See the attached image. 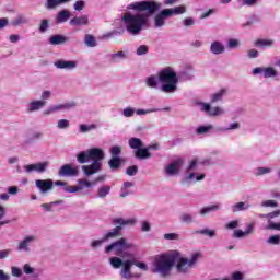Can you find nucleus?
I'll return each mask as SVG.
<instances>
[{"instance_id": "58836bf2", "label": "nucleus", "mask_w": 280, "mask_h": 280, "mask_svg": "<svg viewBox=\"0 0 280 280\" xmlns=\"http://www.w3.org/2000/svg\"><path fill=\"white\" fill-rule=\"evenodd\" d=\"M124 34V30H114L106 34L102 35V40H110V38H115L116 36H121Z\"/></svg>"}, {"instance_id": "37998d69", "label": "nucleus", "mask_w": 280, "mask_h": 280, "mask_svg": "<svg viewBox=\"0 0 280 280\" xmlns=\"http://www.w3.org/2000/svg\"><path fill=\"white\" fill-rule=\"evenodd\" d=\"M179 79L182 80H194V68L189 67V69H185L179 72Z\"/></svg>"}, {"instance_id": "a19ab883", "label": "nucleus", "mask_w": 280, "mask_h": 280, "mask_svg": "<svg viewBox=\"0 0 280 280\" xmlns=\"http://www.w3.org/2000/svg\"><path fill=\"white\" fill-rule=\"evenodd\" d=\"M56 205H65V200L60 199L49 203H43L40 207L44 209V211L51 212L54 211V207H56Z\"/></svg>"}, {"instance_id": "603ef678", "label": "nucleus", "mask_w": 280, "mask_h": 280, "mask_svg": "<svg viewBox=\"0 0 280 280\" xmlns=\"http://www.w3.org/2000/svg\"><path fill=\"white\" fill-rule=\"evenodd\" d=\"M261 22V18H259V15H252L248 21L243 24V27H250V25H255L257 23Z\"/></svg>"}, {"instance_id": "7c9ffc66", "label": "nucleus", "mask_w": 280, "mask_h": 280, "mask_svg": "<svg viewBox=\"0 0 280 280\" xmlns=\"http://www.w3.org/2000/svg\"><path fill=\"white\" fill-rule=\"evenodd\" d=\"M144 82L149 89H159V74L158 77L154 74L149 75Z\"/></svg>"}, {"instance_id": "dca6fc26", "label": "nucleus", "mask_w": 280, "mask_h": 280, "mask_svg": "<svg viewBox=\"0 0 280 280\" xmlns=\"http://www.w3.org/2000/svg\"><path fill=\"white\" fill-rule=\"evenodd\" d=\"M88 152L90 154V161L93 162L96 161L97 163H100V161H104V159L106 158V153H104V150L100 148L88 149Z\"/></svg>"}, {"instance_id": "c85d7f7f", "label": "nucleus", "mask_w": 280, "mask_h": 280, "mask_svg": "<svg viewBox=\"0 0 280 280\" xmlns=\"http://www.w3.org/2000/svg\"><path fill=\"white\" fill-rule=\"evenodd\" d=\"M70 25L74 27H80L81 25H89V15L75 16L70 20Z\"/></svg>"}, {"instance_id": "39448f33", "label": "nucleus", "mask_w": 280, "mask_h": 280, "mask_svg": "<svg viewBox=\"0 0 280 280\" xmlns=\"http://www.w3.org/2000/svg\"><path fill=\"white\" fill-rule=\"evenodd\" d=\"M198 259H200V253H195L190 258H185L180 255V252H178V256L174 259L176 272H178V275H187V272L198 264Z\"/></svg>"}, {"instance_id": "a211bd4d", "label": "nucleus", "mask_w": 280, "mask_h": 280, "mask_svg": "<svg viewBox=\"0 0 280 280\" xmlns=\"http://www.w3.org/2000/svg\"><path fill=\"white\" fill-rule=\"evenodd\" d=\"M226 51V47L224 44L220 40H214L210 45V54H213L214 56H220Z\"/></svg>"}, {"instance_id": "bf43d9fd", "label": "nucleus", "mask_w": 280, "mask_h": 280, "mask_svg": "<svg viewBox=\"0 0 280 280\" xmlns=\"http://www.w3.org/2000/svg\"><path fill=\"white\" fill-rule=\"evenodd\" d=\"M231 130H240V122H232L226 128H219L220 132H229Z\"/></svg>"}, {"instance_id": "49530a36", "label": "nucleus", "mask_w": 280, "mask_h": 280, "mask_svg": "<svg viewBox=\"0 0 280 280\" xmlns=\"http://www.w3.org/2000/svg\"><path fill=\"white\" fill-rule=\"evenodd\" d=\"M28 23L27 18H25L24 15H18L13 21H12V25L14 27H19V25H25Z\"/></svg>"}, {"instance_id": "0e129e2a", "label": "nucleus", "mask_w": 280, "mask_h": 280, "mask_svg": "<svg viewBox=\"0 0 280 280\" xmlns=\"http://www.w3.org/2000/svg\"><path fill=\"white\" fill-rule=\"evenodd\" d=\"M48 30H49V20L47 19L42 20L39 24L40 34H45V32H47Z\"/></svg>"}, {"instance_id": "473e14b6", "label": "nucleus", "mask_w": 280, "mask_h": 280, "mask_svg": "<svg viewBox=\"0 0 280 280\" xmlns=\"http://www.w3.org/2000/svg\"><path fill=\"white\" fill-rule=\"evenodd\" d=\"M22 270L24 275H32L34 279L40 277V273L36 272V268L32 267L30 264H24Z\"/></svg>"}, {"instance_id": "f8f14e48", "label": "nucleus", "mask_w": 280, "mask_h": 280, "mask_svg": "<svg viewBox=\"0 0 280 280\" xmlns=\"http://www.w3.org/2000/svg\"><path fill=\"white\" fill-rule=\"evenodd\" d=\"M75 106L77 104L73 101L69 103L52 105L44 110V115H51V113H58L60 110H71V108H75Z\"/></svg>"}, {"instance_id": "cd10ccee", "label": "nucleus", "mask_w": 280, "mask_h": 280, "mask_svg": "<svg viewBox=\"0 0 280 280\" xmlns=\"http://www.w3.org/2000/svg\"><path fill=\"white\" fill-rule=\"evenodd\" d=\"M130 54L128 51H118L110 55V62L117 63L121 62V60H128Z\"/></svg>"}, {"instance_id": "4be33fe9", "label": "nucleus", "mask_w": 280, "mask_h": 280, "mask_svg": "<svg viewBox=\"0 0 280 280\" xmlns=\"http://www.w3.org/2000/svg\"><path fill=\"white\" fill-rule=\"evenodd\" d=\"M206 174L196 175L195 172L188 173L183 179L182 185H189L190 180H195V183H200L203 178H206Z\"/></svg>"}, {"instance_id": "2eb2a0df", "label": "nucleus", "mask_w": 280, "mask_h": 280, "mask_svg": "<svg viewBox=\"0 0 280 280\" xmlns=\"http://www.w3.org/2000/svg\"><path fill=\"white\" fill-rule=\"evenodd\" d=\"M81 170L85 176H93V174H97L102 170V162L94 161L90 165L81 166Z\"/></svg>"}, {"instance_id": "0eeeda50", "label": "nucleus", "mask_w": 280, "mask_h": 280, "mask_svg": "<svg viewBox=\"0 0 280 280\" xmlns=\"http://www.w3.org/2000/svg\"><path fill=\"white\" fill-rule=\"evenodd\" d=\"M130 248H135V244L128 242V238L121 237L105 247V253H113V250H116L119 254L124 250H130Z\"/></svg>"}, {"instance_id": "c9c22d12", "label": "nucleus", "mask_w": 280, "mask_h": 280, "mask_svg": "<svg viewBox=\"0 0 280 280\" xmlns=\"http://www.w3.org/2000/svg\"><path fill=\"white\" fill-rule=\"evenodd\" d=\"M105 180L104 176H98L94 182H89L86 179H79L78 184L79 185H84V187L91 188L93 185H97V183H102Z\"/></svg>"}, {"instance_id": "79ce46f5", "label": "nucleus", "mask_w": 280, "mask_h": 280, "mask_svg": "<svg viewBox=\"0 0 280 280\" xmlns=\"http://www.w3.org/2000/svg\"><path fill=\"white\" fill-rule=\"evenodd\" d=\"M122 161L124 159L121 158H110V160L108 161V166L110 167V170H119V167H121Z\"/></svg>"}, {"instance_id": "6e6d98bb", "label": "nucleus", "mask_w": 280, "mask_h": 280, "mask_svg": "<svg viewBox=\"0 0 280 280\" xmlns=\"http://www.w3.org/2000/svg\"><path fill=\"white\" fill-rule=\"evenodd\" d=\"M275 45V40L272 39H258L256 42L257 47H272Z\"/></svg>"}, {"instance_id": "de8ad7c7", "label": "nucleus", "mask_w": 280, "mask_h": 280, "mask_svg": "<svg viewBox=\"0 0 280 280\" xmlns=\"http://www.w3.org/2000/svg\"><path fill=\"white\" fill-rule=\"evenodd\" d=\"M179 220L183 224H192L194 215L185 212V213L180 214Z\"/></svg>"}, {"instance_id": "5701e85b", "label": "nucleus", "mask_w": 280, "mask_h": 280, "mask_svg": "<svg viewBox=\"0 0 280 280\" xmlns=\"http://www.w3.org/2000/svg\"><path fill=\"white\" fill-rule=\"evenodd\" d=\"M55 67L57 69H66L67 71H71L78 67V61L58 60L55 62Z\"/></svg>"}, {"instance_id": "6e6552de", "label": "nucleus", "mask_w": 280, "mask_h": 280, "mask_svg": "<svg viewBox=\"0 0 280 280\" xmlns=\"http://www.w3.org/2000/svg\"><path fill=\"white\" fill-rule=\"evenodd\" d=\"M197 106H199L201 113H206L208 117H222V115L226 113L221 106L211 107V103L199 102Z\"/></svg>"}, {"instance_id": "aec40b11", "label": "nucleus", "mask_w": 280, "mask_h": 280, "mask_svg": "<svg viewBox=\"0 0 280 280\" xmlns=\"http://www.w3.org/2000/svg\"><path fill=\"white\" fill-rule=\"evenodd\" d=\"M253 205H250L248 201H240L230 207L232 213H240V211H248V209H252Z\"/></svg>"}, {"instance_id": "69168bd1", "label": "nucleus", "mask_w": 280, "mask_h": 280, "mask_svg": "<svg viewBox=\"0 0 280 280\" xmlns=\"http://www.w3.org/2000/svg\"><path fill=\"white\" fill-rule=\"evenodd\" d=\"M160 108H149V109H136V115H150V113H159Z\"/></svg>"}, {"instance_id": "b1692460", "label": "nucleus", "mask_w": 280, "mask_h": 280, "mask_svg": "<svg viewBox=\"0 0 280 280\" xmlns=\"http://www.w3.org/2000/svg\"><path fill=\"white\" fill-rule=\"evenodd\" d=\"M49 45H65L69 43V37L60 34L51 35L48 39Z\"/></svg>"}, {"instance_id": "423d86ee", "label": "nucleus", "mask_w": 280, "mask_h": 280, "mask_svg": "<svg viewBox=\"0 0 280 280\" xmlns=\"http://www.w3.org/2000/svg\"><path fill=\"white\" fill-rule=\"evenodd\" d=\"M187 9L185 5H179L173 9H163L154 16V28L161 30V27H165V22L171 16H178L179 14H185Z\"/></svg>"}, {"instance_id": "774afa93", "label": "nucleus", "mask_w": 280, "mask_h": 280, "mask_svg": "<svg viewBox=\"0 0 280 280\" xmlns=\"http://www.w3.org/2000/svg\"><path fill=\"white\" fill-rule=\"evenodd\" d=\"M69 126H70V122L68 119H60L57 122V128L59 130H67V128H69Z\"/></svg>"}, {"instance_id": "9b49d317", "label": "nucleus", "mask_w": 280, "mask_h": 280, "mask_svg": "<svg viewBox=\"0 0 280 280\" xmlns=\"http://www.w3.org/2000/svg\"><path fill=\"white\" fill-rule=\"evenodd\" d=\"M183 159L178 158L165 166L164 172L166 176H178V174H180V167H183Z\"/></svg>"}, {"instance_id": "4468645a", "label": "nucleus", "mask_w": 280, "mask_h": 280, "mask_svg": "<svg viewBox=\"0 0 280 280\" xmlns=\"http://www.w3.org/2000/svg\"><path fill=\"white\" fill-rule=\"evenodd\" d=\"M253 74L254 75H261V78H277V75H279V73L277 72V70L272 67H268V68H261V67H257L253 69Z\"/></svg>"}, {"instance_id": "7ed1b4c3", "label": "nucleus", "mask_w": 280, "mask_h": 280, "mask_svg": "<svg viewBox=\"0 0 280 280\" xmlns=\"http://www.w3.org/2000/svg\"><path fill=\"white\" fill-rule=\"evenodd\" d=\"M162 93H176L178 91V74L173 68H164L159 72Z\"/></svg>"}, {"instance_id": "bb28decb", "label": "nucleus", "mask_w": 280, "mask_h": 280, "mask_svg": "<svg viewBox=\"0 0 280 280\" xmlns=\"http://www.w3.org/2000/svg\"><path fill=\"white\" fill-rule=\"evenodd\" d=\"M71 0H46L44 8L46 10H56V8L63 5V3H69Z\"/></svg>"}, {"instance_id": "a18cd8bd", "label": "nucleus", "mask_w": 280, "mask_h": 280, "mask_svg": "<svg viewBox=\"0 0 280 280\" xmlns=\"http://www.w3.org/2000/svg\"><path fill=\"white\" fill-rule=\"evenodd\" d=\"M279 215H280V210H276L273 212L268 213L269 220H268L267 229L275 231V228H271L272 224H279V223L272 222V218H279Z\"/></svg>"}, {"instance_id": "f704fd0d", "label": "nucleus", "mask_w": 280, "mask_h": 280, "mask_svg": "<svg viewBox=\"0 0 280 280\" xmlns=\"http://www.w3.org/2000/svg\"><path fill=\"white\" fill-rule=\"evenodd\" d=\"M77 161L78 163H80L81 165H84V163H89L91 161V155L89 154V149L86 151H81L78 155H77Z\"/></svg>"}, {"instance_id": "e2e57ef3", "label": "nucleus", "mask_w": 280, "mask_h": 280, "mask_svg": "<svg viewBox=\"0 0 280 280\" xmlns=\"http://www.w3.org/2000/svg\"><path fill=\"white\" fill-rule=\"evenodd\" d=\"M267 244H271V246H279V244H280V235L279 234L271 235L267 240Z\"/></svg>"}, {"instance_id": "f3484780", "label": "nucleus", "mask_w": 280, "mask_h": 280, "mask_svg": "<svg viewBox=\"0 0 280 280\" xmlns=\"http://www.w3.org/2000/svg\"><path fill=\"white\" fill-rule=\"evenodd\" d=\"M121 231H124L122 226H115L112 230H109L107 233L103 235V242H108L110 240H115L121 235Z\"/></svg>"}, {"instance_id": "13d9d810", "label": "nucleus", "mask_w": 280, "mask_h": 280, "mask_svg": "<svg viewBox=\"0 0 280 280\" xmlns=\"http://www.w3.org/2000/svg\"><path fill=\"white\" fill-rule=\"evenodd\" d=\"M198 235H207V237H215V230L202 229L196 232Z\"/></svg>"}, {"instance_id": "f03ea898", "label": "nucleus", "mask_w": 280, "mask_h": 280, "mask_svg": "<svg viewBox=\"0 0 280 280\" xmlns=\"http://www.w3.org/2000/svg\"><path fill=\"white\" fill-rule=\"evenodd\" d=\"M176 257H178V250L154 256L151 272L153 275H159L162 279H167V277L172 275V268H174V260Z\"/></svg>"}, {"instance_id": "5fc2aeb1", "label": "nucleus", "mask_w": 280, "mask_h": 280, "mask_svg": "<svg viewBox=\"0 0 280 280\" xmlns=\"http://www.w3.org/2000/svg\"><path fill=\"white\" fill-rule=\"evenodd\" d=\"M163 238L166 240V242H178L180 240V234L177 233H166L163 235Z\"/></svg>"}, {"instance_id": "412c9836", "label": "nucleus", "mask_w": 280, "mask_h": 280, "mask_svg": "<svg viewBox=\"0 0 280 280\" xmlns=\"http://www.w3.org/2000/svg\"><path fill=\"white\" fill-rule=\"evenodd\" d=\"M113 224H118V226H135L137 224V219L136 218H130V219H124V218H114L112 219Z\"/></svg>"}, {"instance_id": "c756f323", "label": "nucleus", "mask_w": 280, "mask_h": 280, "mask_svg": "<svg viewBox=\"0 0 280 280\" xmlns=\"http://www.w3.org/2000/svg\"><path fill=\"white\" fill-rule=\"evenodd\" d=\"M109 194H110V186L103 185L97 188L96 198H101V200H105V198H107Z\"/></svg>"}, {"instance_id": "2f4dec72", "label": "nucleus", "mask_w": 280, "mask_h": 280, "mask_svg": "<svg viewBox=\"0 0 280 280\" xmlns=\"http://www.w3.org/2000/svg\"><path fill=\"white\" fill-rule=\"evenodd\" d=\"M224 95H226V90L222 89L211 95L210 102L211 104H218V102H222L224 100Z\"/></svg>"}, {"instance_id": "1a4fd4ad", "label": "nucleus", "mask_w": 280, "mask_h": 280, "mask_svg": "<svg viewBox=\"0 0 280 280\" xmlns=\"http://www.w3.org/2000/svg\"><path fill=\"white\" fill-rule=\"evenodd\" d=\"M37 240V235H25L18 242L15 250L18 253H32V244H34Z\"/></svg>"}, {"instance_id": "ea45409f", "label": "nucleus", "mask_w": 280, "mask_h": 280, "mask_svg": "<svg viewBox=\"0 0 280 280\" xmlns=\"http://www.w3.org/2000/svg\"><path fill=\"white\" fill-rule=\"evenodd\" d=\"M82 189H84L83 184H79L74 186L67 185L66 187H63V191H66L67 194H78V191H82Z\"/></svg>"}, {"instance_id": "864d4df0", "label": "nucleus", "mask_w": 280, "mask_h": 280, "mask_svg": "<svg viewBox=\"0 0 280 280\" xmlns=\"http://www.w3.org/2000/svg\"><path fill=\"white\" fill-rule=\"evenodd\" d=\"M47 170H49L48 161L37 163V174H45V172H47Z\"/></svg>"}, {"instance_id": "c03bdc74", "label": "nucleus", "mask_w": 280, "mask_h": 280, "mask_svg": "<svg viewBox=\"0 0 280 280\" xmlns=\"http://www.w3.org/2000/svg\"><path fill=\"white\" fill-rule=\"evenodd\" d=\"M84 44L86 47H97V39H95V36L86 34L84 36Z\"/></svg>"}, {"instance_id": "e433bc0d", "label": "nucleus", "mask_w": 280, "mask_h": 280, "mask_svg": "<svg viewBox=\"0 0 280 280\" xmlns=\"http://www.w3.org/2000/svg\"><path fill=\"white\" fill-rule=\"evenodd\" d=\"M8 213V210L5 209V207H3L2 205H0V229L1 226H5V224H11V220L5 219V214Z\"/></svg>"}, {"instance_id": "4d7b16f0", "label": "nucleus", "mask_w": 280, "mask_h": 280, "mask_svg": "<svg viewBox=\"0 0 280 280\" xmlns=\"http://www.w3.org/2000/svg\"><path fill=\"white\" fill-rule=\"evenodd\" d=\"M136 108L135 107H125L121 112L122 117L130 118L135 117Z\"/></svg>"}, {"instance_id": "052dcab7", "label": "nucleus", "mask_w": 280, "mask_h": 280, "mask_svg": "<svg viewBox=\"0 0 280 280\" xmlns=\"http://www.w3.org/2000/svg\"><path fill=\"white\" fill-rule=\"evenodd\" d=\"M240 45H241L240 39L230 38V39H228L226 47H228V49H237V47H240Z\"/></svg>"}, {"instance_id": "f257e3e1", "label": "nucleus", "mask_w": 280, "mask_h": 280, "mask_svg": "<svg viewBox=\"0 0 280 280\" xmlns=\"http://www.w3.org/2000/svg\"><path fill=\"white\" fill-rule=\"evenodd\" d=\"M161 2L145 0L128 4L127 10H135L136 13L127 11L122 15V23L131 36H139L141 31L150 27V16L161 10Z\"/></svg>"}, {"instance_id": "9d476101", "label": "nucleus", "mask_w": 280, "mask_h": 280, "mask_svg": "<svg viewBox=\"0 0 280 280\" xmlns=\"http://www.w3.org/2000/svg\"><path fill=\"white\" fill-rule=\"evenodd\" d=\"M79 175H80V167L79 166L73 167V165L71 164H65L58 171V176H60L61 178H73Z\"/></svg>"}, {"instance_id": "72a5a7b5", "label": "nucleus", "mask_w": 280, "mask_h": 280, "mask_svg": "<svg viewBox=\"0 0 280 280\" xmlns=\"http://www.w3.org/2000/svg\"><path fill=\"white\" fill-rule=\"evenodd\" d=\"M128 145H129V148H131V150H136L137 151L140 148H143V141L141 139H139V138L132 137V138H130L128 140Z\"/></svg>"}, {"instance_id": "338daca9", "label": "nucleus", "mask_w": 280, "mask_h": 280, "mask_svg": "<svg viewBox=\"0 0 280 280\" xmlns=\"http://www.w3.org/2000/svg\"><path fill=\"white\" fill-rule=\"evenodd\" d=\"M148 51H150V48L148 47V45H141L136 49L137 56H145Z\"/></svg>"}, {"instance_id": "3c124183", "label": "nucleus", "mask_w": 280, "mask_h": 280, "mask_svg": "<svg viewBox=\"0 0 280 280\" xmlns=\"http://www.w3.org/2000/svg\"><path fill=\"white\" fill-rule=\"evenodd\" d=\"M112 159H121V147L114 145L109 150Z\"/></svg>"}, {"instance_id": "8fccbe9b", "label": "nucleus", "mask_w": 280, "mask_h": 280, "mask_svg": "<svg viewBox=\"0 0 280 280\" xmlns=\"http://www.w3.org/2000/svg\"><path fill=\"white\" fill-rule=\"evenodd\" d=\"M272 173V168L271 167H257L255 171V176H266V174H271Z\"/></svg>"}, {"instance_id": "ddd939ff", "label": "nucleus", "mask_w": 280, "mask_h": 280, "mask_svg": "<svg viewBox=\"0 0 280 280\" xmlns=\"http://www.w3.org/2000/svg\"><path fill=\"white\" fill-rule=\"evenodd\" d=\"M35 187H37L39 194L45 195L49 194L51 189H54V180L52 179H36Z\"/></svg>"}, {"instance_id": "20e7f679", "label": "nucleus", "mask_w": 280, "mask_h": 280, "mask_svg": "<svg viewBox=\"0 0 280 280\" xmlns=\"http://www.w3.org/2000/svg\"><path fill=\"white\" fill-rule=\"evenodd\" d=\"M109 266H112V268L115 270H119V268H121V279L133 280L135 278L139 279V277H141V275L132 273V267L135 266L132 258L124 260L117 256H113L109 258Z\"/></svg>"}, {"instance_id": "6ab92c4d", "label": "nucleus", "mask_w": 280, "mask_h": 280, "mask_svg": "<svg viewBox=\"0 0 280 280\" xmlns=\"http://www.w3.org/2000/svg\"><path fill=\"white\" fill-rule=\"evenodd\" d=\"M220 209H222V203L205 206L199 210V215L205 218V217L209 215L210 213H215V211H220Z\"/></svg>"}, {"instance_id": "680f3d73", "label": "nucleus", "mask_w": 280, "mask_h": 280, "mask_svg": "<svg viewBox=\"0 0 280 280\" xmlns=\"http://www.w3.org/2000/svg\"><path fill=\"white\" fill-rule=\"evenodd\" d=\"M133 261V266L139 268L140 270H143V272H148V264L137 260V258H131Z\"/></svg>"}, {"instance_id": "4c0bfd02", "label": "nucleus", "mask_w": 280, "mask_h": 280, "mask_svg": "<svg viewBox=\"0 0 280 280\" xmlns=\"http://www.w3.org/2000/svg\"><path fill=\"white\" fill-rule=\"evenodd\" d=\"M71 19V12L69 10H62L57 15V23H67Z\"/></svg>"}, {"instance_id": "09e8293b", "label": "nucleus", "mask_w": 280, "mask_h": 280, "mask_svg": "<svg viewBox=\"0 0 280 280\" xmlns=\"http://www.w3.org/2000/svg\"><path fill=\"white\" fill-rule=\"evenodd\" d=\"M211 130H213V125L199 126L196 129V135H208V132H211Z\"/></svg>"}, {"instance_id": "393cba45", "label": "nucleus", "mask_w": 280, "mask_h": 280, "mask_svg": "<svg viewBox=\"0 0 280 280\" xmlns=\"http://www.w3.org/2000/svg\"><path fill=\"white\" fill-rule=\"evenodd\" d=\"M47 104L45 101H33L28 103L26 107V113H36V110H40Z\"/></svg>"}, {"instance_id": "a878e982", "label": "nucleus", "mask_w": 280, "mask_h": 280, "mask_svg": "<svg viewBox=\"0 0 280 280\" xmlns=\"http://www.w3.org/2000/svg\"><path fill=\"white\" fill-rule=\"evenodd\" d=\"M135 156L139 161H145V159H152V153L149 151L148 147L147 148H140L135 151Z\"/></svg>"}]
</instances>
